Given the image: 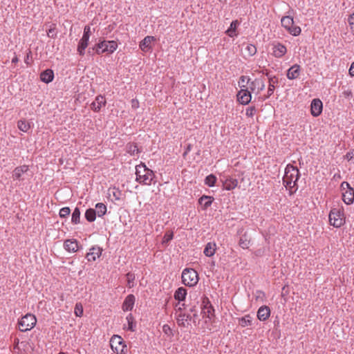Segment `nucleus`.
<instances>
[{
  "instance_id": "f257e3e1",
  "label": "nucleus",
  "mask_w": 354,
  "mask_h": 354,
  "mask_svg": "<svg viewBox=\"0 0 354 354\" xmlns=\"http://www.w3.org/2000/svg\"><path fill=\"white\" fill-rule=\"evenodd\" d=\"M300 177V172L297 167L291 164L286 165L285 174L283 177V184L290 192L292 194L298 189L297 180Z\"/></svg>"
},
{
  "instance_id": "f03ea898",
  "label": "nucleus",
  "mask_w": 354,
  "mask_h": 354,
  "mask_svg": "<svg viewBox=\"0 0 354 354\" xmlns=\"http://www.w3.org/2000/svg\"><path fill=\"white\" fill-rule=\"evenodd\" d=\"M136 182L144 185H150L156 178L154 172L142 162L136 166Z\"/></svg>"
},
{
  "instance_id": "7ed1b4c3",
  "label": "nucleus",
  "mask_w": 354,
  "mask_h": 354,
  "mask_svg": "<svg viewBox=\"0 0 354 354\" xmlns=\"http://www.w3.org/2000/svg\"><path fill=\"white\" fill-rule=\"evenodd\" d=\"M118 48V43L114 40H100L93 47V50H95V53L102 55L103 53L112 54Z\"/></svg>"
},
{
  "instance_id": "20e7f679",
  "label": "nucleus",
  "mask_w": 354,
  "mask_h": 354,
  "mask_svg": "<svg viewBox=\"0 0 354 354\" xmlns=\"http://www.w3.org/2000/svg\"><path fill=\"white\" fill-rule=\"evenodd\" d=\"M181 277L183 283L189 287L196 285L199 279L197 272L192 268L184 269Z\"/></svg>"
},
{
  "instance_id": "39448f33",
  "label": "nucleus",
  "mask_w": 354,
  "mask_h": 354,
  "mask_svg": "<svg viewBox=\"0 0 354 354\" xmlns=\"http://www.w3.org/2000/svg\"><path fill=\"white\" fill-rule=\"evenodd\" d=\"M329 222L335 227H340L345 223L344 211L339 208H333L329 214Z\"/></svg>"
},
{
  "instance_id": "423d86ee",
  "label": "nucleus",
  "mask_w": 354,
  "mask_h": 354,
  "mask_svg": "<svg viewBox=\"0 0 354 354\" xmlns=\"http://www.w3.org/2000/svg\"><path fill=\"white\" fill-rule=\"evenodd\" d=\"M37 323L36 317L30 313L23 316L18 322L19 329L21 332L30 330L35 327Z\"/></svg>"
},
{
  "instance_id": "0eeeda50",
  "label": "nucleus",
  "mask_w": 354,
  "mask_h": 354,
  "mask_svg": "<svg viewBox=\"0 0 354 354\" xmlns=\"http://www.w3.org/2000/svg\"><path fill=\"white\" fill-rule=\"evenodd\" d=\"M281 26L286 31L292 36H298L301 34V29L299 26L294 24L293 17L284 16L281 19Z\"/></svg>"
},
{
  "instance_id": "6e6552de",
  "label": "nucleus",
  "mask_w": 354,
  "mask_h": 354,
  "mask_svg": "<svg viewBox=\"0 0 354 354\" xmlns=\"http://www.w3.org/2000/svg\"><path fill=\"white\" fill-rule=\"evenodd\" d=\"M110 344L112 350L117 354H125L127 353V345L120 336L114 335L111 338Z\"/></svg>"
},
{
  "instance_id": "1a4fd4ad",
  "label": "nucleus",
  "mask_w": 354,
  "mask_h": 354,
  "mask_svg": "<svg viewBox=\"0 0 354 354\" xmlns=\"http://www.w3.org/2000/svg\"><path fill=\"white\" fill-rule=\"evenodd\" d=\"M340 189L342 191L343 201L347 205L352 204L354 201V189L346 181L341 183Z\"/></svg>"
},
{
  "instance_id": "9d476101",
  "label": "nucleus",
  "mask_w": 354,
  "mask_h": 354,
  "mask_svg": "<svg viewBox=\"0 0 354 354\" xmlns=\"http://www.w3.org/2000/svg\"><path fill=\"white\" fill-rule=\"evenodd\" d=\"M201 308V313L203 317L211 319L214 316V309L207 297L203 298Z\"/></svg>"
},
{
  "instance_id": "9b49d317",
  "label": "nucleus",
  "mask_w": 354,
  "mask_h": 354,
  "mask_svg": "<svg viewBox=\"0 0 354 354\" xmlns=\"http://www.w3.org/2000/svg\"><path fill=\"white\" fill-rule=\"evenodd\" d=\"M265 81L263 78H256L250 82L249 88L252 92L257 91V94H259L265 88Z\"/></svg>"
},
{
  "instance_id": "f8f14e48",
  "label": "nucleus",
  "mask_w": 354,
  "mask_h": 354,
  "mask_svg": "<svg viewBox=\"0 0 354 354\" xmlns=\"http://www.w3.org/2000/svg\"><path fill=\"white\" fill-rule=\"evenodd\" d=\"M266 75L268 77V88L267 95H265L261 98V100H265L270 97L274 91L275 89V85H277L279 83L278 77L276 76H270L268 73H266Z\"/></svg>"
},
{
  "instance_id": "ddd939ff",
  "label": "nucleus",
  "mask_w": 354,
  "mask_h": 354,
  "mask_svg": "<svg viewBox=\"0 0 354 354\" xmlns=\"http://www.w3.org/2000/svg\"><path fill=\"white\" fill-rule=\"evenodd\" d=\"M221 180L223 183V189L226 190H232L238 185V180L230 176H223Z\"/></svg>"
},
{
  "instance_id": "4468645a",
  "label": "nucleus",
  "mask_w": 354,
  "mask_h": 354,
  "mask_svg": "<svg viewBox=\"0 0 354 354\" xmlns=\"http://www.w3.org/2000/svg\"><path fill=\"white\" fill-rule=\"evenodd\" d=\"M252 95L248 88H241L237 94V100L242 104H248L250 102Z\"/></svg>"
},
{
  "instance_id": "2eb2a0df",
  "label": "nucleus",
  "mask_w": 354,
  "mask_h": 354,
  "mask_svg": "<svg viewBox=\"0 0 354 354\" xmlns=\"http://www.w3.org/2000/svg\"><path fill=\"white\" fill-rule=\"evenodd\" d=\"M286 52H287V48L283 44H282L279 42L272 44V54L275 57L281 58L286 53Z\"/></svg>"
},
{
  "instance_id": "dca6fc26",
  "label": "nucleus",
  "mask_w": 354,
  "mask_h": 354,
  "mask_svg": "<svg viewBox=\"0 0 354 354\" xmlns=\"http://www.w3.org/2000/svg\"><path fill=\"white\" fill-rule=\"evenodd\" d=\"M105 97L101 95H97L95 100L91 104V109L95 112H99L102 107L106 105Z\"/></svg>"
},
{
  "instance_id": "f3484780",
  "label": "nucleus",
  "mask_w": 354,
  "mask_h": 354,
  "mask_svg": "<svg viewBox=\"0 0 354 354\" xmlns=\"http://www.w3.org/2000/svg\"><path fill=\"white\" fill-rule=\"evenodd\" d=\"M176 319L178 326L187 327L189 325V322L192 320V316L185 313H179L175 315Z\"/></svg>"
},
{
  "instance_id": "a211bd4d",
  "label": "nucleus",
  "mask_w": 354,
  "mask_h": 354,
  "mask_svg": "<svg viewBox=\"0 0 354 354\" xmlns=\"http://www.w3.org/2000/svg\"><path fill=\"white\" fill-rule=\"evenodd\" d=\"M102 250L98 246L92 247L86 254V258L88 261H95L102 254Z\"/></svg>"
},
{
  "instance_id": "6ab92c4d",
  "label": "nucleus",
  "mask_w": 354,
  "mask_h": 354,
  "mask_svg": "<svg viewBox=\"0 0 354 354\" xmlns=\"http://www.w3.org/2000/svg\"><path fill=\"white\" fill-rule=\"evenodd\" d=\"M323 104L319 99H314L311 102V114L314 117L319 116L322 111Z\"/></svg>"
},
{
  "instance_id": "aec40b11",
  "label": "nucleus",
  "mask_w": 354,
  "mask_h": 354,
  "mask_svg": "<svg viewBox=\"0 0 354 354\" xmlns=\"http://www.w3.org/2000/svg\"><path fill=\"white\" fill-rule=\"evenodd\" d=\"M301 73V67L298 64H294L287 71V78L288 80H295L297 79Z\"/></svg>"
},
{
  "instance_id": "412c9836",
  "label": "nucleus",
  "mask_w": 354,
  "mask_h": 354,
  "mask_svg": "<svg viewBox=\"0 0 354 354\" xmlns=\"http://www.w3.org/2000/svg\"><path fill=\"white\" fill-rule=\"evenodd\" d=\"M257 316L260 321H266L270 316V308L267 306H261L257 311Z\"/></svg>"
},
{
  "instance_id": "4be33fe9",
  "label": "nucleus",
  "mask_w": 354,
  "mask_h": 354,
  "mask_svg": "<svg viewBox=\"0 0 354 354\" xmlns=\"http://www.w3.org/2000/svg\"><path fill=\"white\" fill-rule=\"evenodd\" d=\"M64 248L69 252H75L78 250V242L76 239H67L64 243Z\"/></svg>"
},
{
  "instance_id": "5701e85b",
  "label": "nucleus",
  "mask_w": 354,
  "mask_h": 354,
  "mask_svg": "<svg viewBox=\"0 0 354 354\" xmlns=\"http://www.w3.org/2000/svg\"><path fill=\"white\" fill-rule=\"evenodd\" d=\"M155 39V37L153 36L145 37L140 43V49L144 52H148L151 49V44Z\"/></svg>"
},
{
  "instance_id": "b1692460",
  "label": "nucleus",
  "mask_w": 354,
  "mask_h": 354,
  "mask_svg": "<svg viewBox=\"0 0 354 354\" xmlns=\"http://www.w3.org/2000/svg\"><path fill=\"white\" fill-rule=\"evenodd\" d=\"M135 297L133 295H129L122 304V310L124 311H131L135 304Z\"/></svg>"
},
{
  "instance_id": "393cba45",
  "label": "nucleus",
  "mask_w": 354,
  "mask_h": 354,
  "mask_svg": "<svg viewBox=\"0 0 354 354\" xmlns=\"http://www.w3.org/2000/svg\"><path fill=\"white\" fill-rule=\"evenodd\" d=\"M54 79V72L52 69H46L41 73L40 80L46 84L51 82Z\"/></svg>"
},
{
  "instance_id": "a878e982",
  "label": "nucleus",
  "mask_w": 354,
  "mask_h": 354,
  "mask_svg": "<svg viewBox=\"0 0 354 354\" xmlns=\"http://www.w3.org/2000/svg\"><path fill=\"white\" fill-rule=\"evenodd\" d=\"M29 168L28 165H24L19 167H17L12 173V177L14 179L20 180L22 174L27 172Z\"/></svg>"
},
{
  "instance_id": "bb28decb",
  "label": "nucleus",
  "mask_w": 354,
  "mask_h": 354,
  "mask_svg": "<svg viewBox=\"0 0 354 354\" xmlns=\"http://www.w3.org/2000/svg\"><path fill=\"white\" fill-rule=\"evenodd\" d=\"M240 22L238 20H234L231 22V24L229 28L225 31L227 35L230 37H234L237 36L236 29L239 26Z\"/></svg>"
},
{
  "instance_id": "cd10ccee",
  "label": "nucleus",
  "mask_w": 354,
  "mask_h": 354,
  "mask_svg": "<svg viewBox=\"0 0 354 354\" xmlns=\"http://www.w3.org/2000/svg\"><path fill=\"white\" fill-rule=\"evenodd\" d=\"M88 39L82 37L78 43L77 50L80 56H84L88 45Z\"/></svg>"
},
{
  "instance_id": "c85d7f7f",
  "label": "nucleus",
  "mask_w": 354,
  "mask_h": 354,
  "mask_svg": "<svg viewBox=\"0 0 354 354\" xmlns=\"http://www.w3.org/2000/svg\"><path fill=\"white\" fill-rule=\"evenodd\" d=\"M213 201V197L203 195L198 199V203L201 206H203V209H206L211 206Z\"/></svg>"
},
{
  "instance_id": "c756f323",
  "label": "nucleus",
  "mask_w": 354,
  "mask_h": 354,
  "mask_svg": "<svg viewBox=\"0 0 354 354\" xmlns=\"http://www.w3.org/2000/svg\"><path fill=\"white\" fill-rule=\"evenodd\" d=\"M187 295V290L183 287L178 288L174 293V299L178 302L184 301Z\"/></svg>"
},
{
  "instance_id": "7c9ffc66",
  "label": "nucleus",
  "mask_w": 354,
  "mask_h": 354,
  "mask_svg": "<svg viewBox=\"0 0 354 354\" xmlns=\"http://www.w3.org/2000/svg\"><path fill=\"white\" fill-rule=\"evenodd\" d=\"M216 245L214 243H207L205 247L203 253L207 257H212L216 251Z\"/></svg>"
},
{
  "instance_id": "2f4dec72",
  "label": "nucleus",
  "mask_w": 354,
  "mask_h": 354,
  "mask_svg": "<svg viewBox=\"0 0 354 354\" xmlns=\"http://www.w3.org/2000/svg\"><path fill=\"white\" fill-rule=\"evenodd\" d=\"M127 152L131 156H135L141 152L136 143L129 142L127 145Z\"/></svg>"
},
{
  "instance_id": "473e14b6",
  "label": "nucleus",
  "mask_w": 354,
  "mask_h": 354,
  "mask_svg": "<svg viewBox=\"0 0 354 354\" xmlns=\"http://www.w3.org/2000/svg\"><path fill=\"white\" fill-rule=\"evenodd\" d=\"M239 324L241 327L250 326L252 325V317L248 314L244 317L239 318Z\"/></svg>"
},
{
  "instance_id": "72a5a7b5",
  "label": "nucleus",
  "mask_w": 354,
  "mask_h": 354,
  "mask_svg": "<svg viewBox=\"0 0 354 354\" xmlns=\"http://www.w3.org/2000/svg\"><path fill=\"white\" fill-rule=\"evenodd\" d=\"M95 212L99 217L103 216L106 212V206L102 203H98L95 205Z\"/></svg>"
},
{
  "instance_id": "f704fd0d",
  "label": "nucleus",
  "mask_w": 354,
  "mask_h": 354,
  "mask_svg": "<svg viewBox=\"0 0 354 354\" xmlns=\"http://www.w3.org/2000/svg\"><path fill=\"white\" fill-rule=\"evenodd\" d=\"M96 216H97V214H96L95 210L92 208L88 209L86 211L85 214H84L86 219L88 222H93L96 218Z\"/></svg>"
},
{
  "instance_id": "c9c22d12",
  "label": "nucleus",
  "mask_w": 354,
  "mask_h": 354,
  "mask_svg": "<svg viewBox=\"0 0 354 354\" xmlns=\"http://www.w3.org/2000/svg\"><path fill=\"white\" fill-rule=\"evenodd\" d=\"M80 210L78 207H75L71 217L72 223L77 225L80 223Z\"/></svg>"
},
{
  "instance_id": "e433bc0d",
  "label": "nucleus",
  "mask_w": 354,
  "mask_h": 354,
  "mask_svg": "<svg viewBox=\"0 0 354 354\" xmlns=\"http://www.w3.org/2000/svg\"><path fill=\"white\" fill-rule=\"evenodd\" d=\"M17 127L19 129L22 131L23 132H27L30 128V124L25 120H19L17 123Z\"/></svg>"
},
{
  "instance_id": "4c0bfd02",
  "label": "nucleus",
  "mask_w": 354,
  "mask_h": 354,
  "mask_svg": "<svg viewBox=\"0 0 354 354\" xmlns=\"http://www.w3.org/2000/svg\"><path fill=\"white\" fill-rule=\"evenodd\" d=\"M250 240L248 239L247 236L245 234L243 235L239 241V245L240 247H241L243 249H247L250 246Z\"/></svg>"
},
{
  "instance_id": "58836bf2",
  "label": "nucleus",
  "mask_w": 354,
  "mask_h": 354,
  "mask_svg": "<svg viewBox=\"0 0 354 354\" xmlns=\"http://www.w3.org/2000/svg\"><path fill=\"white\" fill-rule=\"evenodd\" d=\"M216 182V178L213 174H210V175L207 176L205 179V185H208L209 187L214 186Z\"/></svg>"
},
{
  "instance_id": "ea45409f",
  "label": "nucleus",
  "mask_w": 354,
  "mask_h": 354,
  "mask_svg": "<svg viewBox=\"0 0 354 354\" xmlns=\"http://www.w3.org/2000/svg\"><path fill=\"white\" fill-rule=\"evenodd\" d=\"M127 277V286L129 288H132L134 286V281L136 279L135 274L132 272H128L126 274Z\"/></svg>"
},
{
  "instance_id": "a19ab883",
  "label": "nucleus",
  "mask_w": 354,
  "mask_h": 354,
  "mask_svg": "<svg viewBox=\"0 0 354 354\" xmlns=\"http://www.w3.org/2000/svg\"><path fill=\"white\" fill-rule=\"evenodd\" d=\"M127 320L128 322V330L131 331H135L136 330V324L133 323V317L131 314H129L127 317Z\"/></svg>"
},
{
  "instance_id": "79ce46f5",
  "label": "nucleus",
  "mask_w": 354,
  "mask_h": 354,
  "mask_svg": "<svg viewBox=\"0 0 354 354\" xmlns=\"http://www.w3.org/2000/svg\"><path fill=\"white\" fill-rule=\"evenodd\" d=\"M245 50L249 56H253L257 53V48L253 44H248Z\"/></svg>"
},
{
  "instance_id": "37998d69",
  "label": "nucleus",
  "mask_w": 354,
  "mask_h": 354,
  "mask_svg": "<svg viewBox=\"0 0 354 354\" xmlns=\"http://www.w3.org/2000/svg\"><path fill=\"white\" fill-rule=\"evenodd\" d=\"M83 306L81 303H77L75 306L74 313L77 317H81L83 315Z\"/></svg>"
},
{
  "instance_id": "c03bdc74",
  "label": "nucleus",
  "mask_w": 354,
  "mask_h": 354,
  "mask_svg": "<svg viewBox=\"0 0 354 354\" xmlns=\"http://www.w3.org/2000/svg\"><path fill=\"white\" fill-rule=\"evenodd\" d=\"M71 213V209L68 207H64L60 209L59 215L61 218H66L69 216Z\"/></svg>"
},
{
  "instance_id": "a18cd8bd",
  "label": "nucleus",
  "mask_w": 354,
  "mask_h": 354,
  "mask_svg": "<svg viewBox=\"0 0 354 354\" xmlns=\"http://www.w3.org/2000/svg\"><path fill=\"white\" fill-rule=\"evenodd\" d=\"M174 234L172 232H167L162 239V243H167L173 239Z\"/></svg>"
},
{
  "instance_id": "49530a36",
  "label": "nucleus",
  "mask_w": 354,
  "mask_h": 354,
  "mask_svg": "<svg viewBox=\"0 0 354 354\" xmlns=\"http://www.w3.org/2000/svg\"><path fill=\"white\" fill-rule=\"evenodd\" d=\"M257 109L254 106H249L246 109L245 115L248 117H253L254 115L256 113Z\"/></svg>"
},
{
  "instance_id": "de8ad7c7",
  "label": "nucleus",
  "mask_w": 354,
  "mask_h": 354,
  "mask_svg": "<svg viewBox=\"0 0 354 354\" xmlns=\"http://www.w3.org/2000/svg\"><path fill=\"white\" fill-rule=\"evenodd\" d=\"M112 194H113V196L114 197L115 200H116V201L120 200L121 196H122V192L119 189L113 187Z\"/></svg>"
},
{
  "instance_id": "09e8293b",
  "label": "nucleus",
  "mask_w": 354,
  "mask_h": 354,
  "mask_svg": "<svg viewBox=\"0 0 354 354\" xmlns=\"http://www.w3.org/2000/svg\"><path fill=\"white\" fill-rule=\"evenodd\" d=\"M250 79L249 77L242 75L239 79V86L241 88H245V85H244V83L245 82V81L247 82V83H250Z\"/></svg>"
},
{
  "instance_id": "8fccbe9b",
  "label": "nucleus",
  "mask_w": 354,
  "mask_h": 354,
  "mask_svg": "<svg viewBox=\"0 0 354 354\" xmlns=\"http://www.w3.org/2000/svg\"><path fill=\"white\" fill-rule=\"evenodd\" d=\"M91 35V27L89 26H86L84 28V33H83L82 37L89 39Z\"/></svg>"
},
{
  "instance_id": "3c124183",
  "label": "nucleus",
  "mask_w": 354,
  "mask_h": 354,
  "mask_svg": "<svg viewBox=\"0 0 354 354\" xmlns=\"http://www.w3.org/2000/svg\"><path fill=\"white\" fill-rule=\"evenodd\" d=\"M348 22L352 32L354 35V13L351 15L348 19Z\"/></svg>"
},
{
  "instance_id": "603ef678",
  "label": "nucleus",
  "mask_w": 354,
  "mask_h": 354,
  "mask_svg": "<svg viewBox=\"0 0 354 354\" xmlns=\"http://www.w3.org/2000/svg\"><path fill=\"white\" fill-rule=\"evenodd\" d=\"M185 308V304H180V302H178L176 305V313H175V315L179 313H184L183 312V310Z\"/></svg>"
},
{
  "instance_id": "864d4df0",
  "label": "nucleus",
  "mask_w": 354,
  "mask_h": 354,
  "mask_svg": "<svg viewBox=\"0 0 354 354\" xmlns=\"http://www.w3.org/2000/svg\"><path fill=\"white\" fill-rule=\"evenodd\" d=\"M254 296H255V299H256L257 301L259 300V299H261V301H263V298L265 297V295H264L263 292L260 291V290H257L255 292Z\"/></svg>"
},
{
  "instance_id": "5fc2aeb1",
  "label": "nucleus",
  "mask_w": 354,
  "mask_h": 354,
  "mask_svg": "<svg viewBox=\"0 0 354 354\" xmlns=\"http://www.w3.org/2000/svg\"><path fill=\"white\" fill-rule=\"evenodd\" d=\"M346 158L349 161L354 158V149L349 151L346 154Z\"/></svg>"
},
{
  "instance_id": "6e6d98bb",
  "label": "nucleus",
  "mask_w": 354,
  "mask_h": 354,
  "mask_svg": "<svg viewBox=\"0 0 354 354\" xmlns=\"http://www.w3.org/2000/svg\"><path fill=\"white\" fill-rule=\"evenodd\" d=\"M192 145L191 144H188L186 147L185 152L183 154V157H185L187 155V153L192 150Z\"/></svg>"
},
{
  "instance_id": "4d7b16f0",
  "label": "nucleus",
  "mask_w": 354,
  "mask_h": 354,
  "mask_svg": "<svg viewBox=\"0 0 354 354\" xmlns=\"http://www.w3.org/2000/svg\"><path fill=\"white\" fill-rule=\"evenodd\" d=\"M131 106H132V108H133L135 109H138L139 106L138 101L137 100H134V99L132 100H131Z\"/></svg>"
},
{
  "instance_id": "13d9d810",
  "label": "nucleus",
  "mask_w": 354,
  "mask_h": 354,
  "mask_svg": "<svg viewBox=\"0 0 354 354\" xmlns=\"http://www.w3.org/2000/svg\"><path fill=\"white\" fill-rule=\"evenodd\" d=\"M31 53H32L31 51L30 50H28V52L27 53L26 56V57L24 59V62H25V63L27 65L30 64V63H29V58L31 56Z\"/></svg>"
},
{
  "instance_id": "bf43d9fd",
  "label": "nucleus",
  "mask_w": 354,
  "mask_h": 354,
  "mask_svg": "<svg viewBox=\"0 0 354 354\" xmlns=\"http://www.w3.org/2000/svg\"><path fill=\"white\" fill-rule=\"evenodd\" d=\"M348 73L351 77H354V62L351 64Z\"/></svg>"
},
{
  "instance_id": "052dcab7",
  "label": "nucleus",
  "mask_w": 354,
  "mask_h": 354,
  "mask_svg": "<svg viewBox=\"0 0 354 354\" xmlns=\"http://www.w3.org/2000/svg\"><path fill=\"white\" fill-rule=\"evenodd\" d=\"M54 32H55L54 29H51L50 28V29L48 30V31L47 32V35H48V37H53L54 35H55Z\"/></svg>"
},
{
  "instance_id": "680f3d73",
  "label": "nucleus",
  "mask_w": 354,
  "mask_h": 354,
  "mask_svg": "<svg viewBox=\"0 0 354 354\" xmlns=\"http://www.w3.org/2000/svg\"><path fill=\"white\" fill-rule=\"evenodd\" d=\"M18 62H19V59H18L17 56L15 55L14 56V57L12 59V63H13V64H16V63H17Z\"/></svg>"
},
{
  "instance_id": "e2e57ef3",
  "label": "nucleus",
  "mask_w": 354,
  "mask_h": 354,
  "mask_svg": "<svg viewBox=\"0 0 354 354\" xmlns=\"http://www.w3.org/2000/svg\"><path fill=\"white\" fill-rule=\"evenodd\" d=\"M198 317L197 312L193 313V316H192V319H193V322L195 323V319Z\"/></svg>"
},
{
  "instance_id": "0e129e2a",
  "label": "nucleus",
  "mask_w": 354,
  "mask_h": 354,
  "mask_svg": "<svg viewBox=\"0 0 354 354\" xmlns=\"http://www.w3.org/2000/svg\"><path fill=\"white\" fill-rule=\"evenodd\" d=\"M189 312L192 313H196L197 312L196 310V306H192V308H189Z\"/></svg>"
},
{
  "instance_id": "69168bd1",
  "label": "nucleus",
  "mask_w": 354,
  "mask_h": 354,
  "mask_svg": "<svg viewBox=\"0 0 354 354\" xmlns=\"http://www.w3.org/2000/svg\"><path fill=\"white\" fill-rule=\"evenodd\" d=\"M94 51L95 52V50H93L92 48H88L87 53H88V55H93Z\"/></svg>"
},
{
  "instance_id": "338daca9",
  "label": "nucleus",
  "mask_w": 354,
  "mask_h": 354,
  "mask_svg": "<svg viewBox=\"0 0 354 354\" xmlns=\"http://www.w3.org/2000/svg\"><path fill=\"white\" fill-rule=\"evenodd\" d=\"M107 28L109 29V31H111L113 29V27L109 25Z\"/></svg>"
},
{
  "instance_id": "774afa93",
  "label": "nucleus",
  "mask_w": 354,
  "mask_h": 354,
  "mask_svg": "<svg viewBox=\"0 0 354 354\" xmlns=\"http://www.w3.org/2000/svg\"><path fill=\"white\" fill-rule=\"evenodd\" d=\"M222 3H225L227 2V0H218Z\"/></svg>"
}]
</instances>
